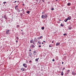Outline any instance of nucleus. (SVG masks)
<instances>
[{
	"mask_svg": "<svg viewBox=\"0 0 76 76\" xmlns=\"http://www.w3.org/2000/svg\"><path fill=\"white\" fill-rule=\"evenodd\" d=\"M6 3V2H3V4H5Z\"/></svg>",
	"mask_w": 76,
	"mask_h": 76,
	"instance_id": "obj_24",
	"label": "nucleus"
},
{
	"mask_svg": "<svg viewBox=\"0 0 76 76\" xmlns=\"http://www.w3.org/2000/svg\"><path fill=\"white\" fill-rule=\"evenodd\" d=\"M30 47L32 48H34L35 47V46L33 45H31L30 46Z\"/></svg>",
	"mask_w": 76,
	"mask_h": 76,
	"instance_id": "obj_3",
	"label": "nucleus"
},
{
	"mask_svg": "<svg viewBox=\"0 0 76 76\" xmlns=\"http://www.w3.org/2000/svg\"><path fill=\"white\" fill-rule=\"evenodd\" d=\"M70 5H71V3L70 2L68 3L67 4V6H70Z\"/></svg>",
	"mask_w": 76,
	"mask_h": 76,
	"instance_id": "obj_9",
	"label": "nucleus"
},
{
	"mask_svg": "<svg viewBox=\"0 0 76 76\" xmlns=\"http://www.w3.org/2000/svg\"><path fill=\"white\" fill-rule=\"evenodd\" d=\"M64 69H65V68H63V70H64Z\"/></svg>",
	"mask_w": 76,
	"mask_h": 76,
	"instance_id": "obj_38",
	"label": "nucleus"
},
{
	"mask_svg": "<svg viewBox=\"0 0 76 76\" xmlns=\"http://www.w3.org/2000/svg\"><path fill=\"white\" fill-rule=\"evenodd\" d=\"M19 12H20V10H19Z\"/></svg>",
	"mask_w": 76,
	"mask_h": 76,
	"instance_id": "obj_47",
	"label": "nucleus"
},
{
	"mask_svg": "<svg viewBox=\"0 0 76 76\" xmlns=\"http://www.w3.org/2000/svg\"><path fill=\"white\" fill-rule=\"evenodd\" d=\"M21 31H23V30H21Z\"/></svg>",
	"mask_w": 76,
	"mask_h": 76,
	"instance_id": "obj_46",
	"label": "nucleus"
},
{
	"mask_svg": "<svg viewBox=\"0 0 76 76\" xmlns=\"http://www.w3.org/2000/svg\"><path fill=\"white\" fill-rule=\"evenodd\" d=\"M48 16L47 14H45L44 15H42L41 18L42 19H47Z\"/></svg>",
	"mask_w": 76,
	"mask_h": 76,
	"instance_id": "obj_1",
	"label": "nucleus"
},
{
	"mask_svg": "<svg viewBox=\"0 0 76 76\" xmlns=\"http://www.w3.org/2000/svg\"><path fill=\"white\" fill-rule=\"evenodd\" d=\"M70 70H68L67 72H70Z\"/></svg>",
	"mask_w": 76,
	"mask_h": 76,
	"instance_id": "obj_29",
	"label": "nucleus"
},
{
	"mask_svg": "<svg viewBox=\"0 0 76 76\" xmlns=\"http://www.w3.org/2000/svg\"><path fill=\"white\" fill-rule=\"evenodd\" d=\"M64 63V62H62V64H63Z\"/></svg>",
	"mask_w": 76,
	"mask_h": 76,
	"instance_id": "obj_33",
	"label": "nucleus"
},
{
	"mask_svg": "<svg viewBox=\"0 0 76 76\" xmlns=\"http://www.w3.org/2000/svg\"><path fill=\"white\" fill-rule=\"evenodd\" d=\"M29 62L30 63H31V61H29Z\"/></svg>",
	"mask_w": 76,
	"mask_h": 76,
	"instance_id": "obj_41",
	"label": "nucleus"
},
{
	"mask_svg": "<svg viewBox=\"0 0 76 76\" xmlns=\"http://www.w3.org/2000/svg\"><path fill=\"white\" fill-rule=\"evenodd\" d=\"M4 18L5 19H7V16L6 15H4Z\"/></svg>",
	"mask_w": 76,
	"mask_h": 76,
	"instance_id": "obj_11",
	"label": "nucleus"
},
{
	"mask_svg": "<svg viewBox=\"0 0 76 76\" xmlns=\"http://www.w3.org/2000/svg\"><path fill=\"white\" fill-rule=\"evenodd\" d=\"M49 47H51V46H50V45L49 46Z\"/></svg>",
	"mask_w": 76,
	"mask_h": 76,
	"instance_id": "obj_40",
	"label": "nucleus"
},
{
	"mask_svg": "<svg viewBox=\"0 0 76 76\" xmlns=\"http://www.w3.org/2000/svg\"><path fill=\"white\" fill-rule=\"evenodd\" d=\"M35 39H36V38H35Z\"/></svg>",
	"mask_w": 76,
	"mask_h": 76,
	"instance_id": "obj_49",
	"label": "nucleus"
},
{
	"mask_svg": "<svg viewBox=\"0 0 76 76\" xmlns=\"http://www.w3.org/2000/svg\"><path fill=\"white\" fill-rule=\"evenodd\" d=\"M39 39H42V36L38 38Z\"/></svg>",
	"mask_w": 76,
	"mask_h": 76,
	"instance_id": "obj_18",
	"label": "nucleus"
},
{
	"mask_svg": "<svg viewBox=\"0 0 76 76\" xmlns=\"http://www.w3.org/2000/svg\"><path fill=\"white\" fill-rule=\"evenodd\" d=\"M23 6H24V5H25V4H23Z\"/></svg>",
	"mask_w": 76,
	"mask_h": 76,
	"instance_id": "obj_43",
	"label": "nucleus"
},
{
	"mask_svg": "<svg viewBox=\"0 0 76 76\" xmlns=\"http://www.w3.org/2000/svg\"><path fill=\"white\" fill-rule=\"evenodd\" d=\"M39 48H40V47H41V45H39Z\"/></svg>",
	"mask_w": 76,
	"mask_h": 76,
	"instance_id": "obj_26",
	"label": "nucleus"
},
{
	"mask_svg": "<svg viewBox=\"0 0 76 76\" xmlns=\"http://www.w3.org/2000/svg\"><path fill=\"white\" fill-rule=\"evenodd\" d=\"M17 1H15V2H14V3H16Z\"/></svg>",
	"mask_w": 76,
	"mask_h": 76,
	"instance_id": "obj_36",
	"label": "nucleus"
},
{
	"mask_svg": "<svg viewBox=\"0 0 76 76\" xmlns=\"http://www.w3.org/2000/svg\"><path fill=\"white\" fill-rule=\"evenodd\" d=\"M31 51V49H30V50H29V51Z\"/></svg>",
	"mask_w": 76,
	"mask_h": 76,
	"instance_id": "obj_42",
	"label": "nucleus"
},
{
	"mask_svg": "<svg viewBox=\"0 0 76 76\" xmlns=\"http://www.w3.org/2000/svg\"><path fill=\"white\" fill-rule=\"evenodd\" d=\"M15 9L16 10H18V6L16 5L15 7Z\"/></svg>",
	"mask_w": 76,
	"mask_h": 76,
	"instance_id": "obj_10",
	"label": "nucleus"
},
{
	"mask_svg": "<svg viewBox=\"0 0 76 76\" xmlns=\"http://www.w3.org/2000/svg\"><path fill=\"white\" fill-rule=\"evenodd\" d=\"M63 35L64 36H65V35H67V34L65 33Z\"/></svg>",
	"mask_w": 76,
	"mask_h": 76,
	"instance_id": "obj_23",
	"label": "nucleus"
},
{
	"mask_svg": "<svg viewBox=\"0 0 76 76\" xmlns=\"http://www.w3.org/2000/svg\"><path fill=\"white\" fill-rule=\"evenodd\" d=\"M33 54H34V55H36V54H37V52H36L35 51H34Z\"/></svg>",
	"mask_w": 76,
	"mask_h": 76,
	"instance_id": "obj_8",
	"label": "nucleus"
},
{
	"mask_svg": "<svg viewBox=\"0 0 76 76\" xmlns=\"http://www.w3.org/2000/svg\"><path fill=\"white\" fill-rule=\"evenodd\" d=\"M26 13H28V14H29V11H27L26 12Z\"/></svg>",
	"mask_w": 76,
	"mask_h": 76,
	"instance_id": "obj_21",
	"label": "nucleus"
},
{
	"mask_svg": "<svg viewBox=\"0 0 76 76\" xmlns=\"http://www.w3.org/2000/svg\"><path fill=\"white\" fill-rule=\"evenodd\" d=\"M60 43L59 42H57L56 44V46H58V45H60Z\"/></svg>",
	"mask_w": 76,
	"mask_h": 76,
	"instance_id": "obj_7",
	"label": "nucleus"
},
{
	"mask_svg": "<svg viewBox=\"0 0 76 76\" xmlns=\"http://www.w3.org/2000/svg\"><path fill=\"white\" fill-rule=\"evenodd\" d=\"M26 69H24V70L23 71H26Z\"/></svg>",
	"mask_w": 76,
	"mask_h": 76,
	"instance_id": "obj_34",
	"label": "nucleus"
},
{
	"mask_svg": "<svg viewBox=\"0 0 76 76\" xmlns=\"http://www.w3.org/2000/svg\"><path fill=\"white\" fill-rule=\"evenodd\" d=\"M26 64H23V66L24 67H25V68H27V65L26 66Z\"/></svg>",
	"mask_w": 76,
	"mask_h": 76,
	"instance_id": "obj_4",
	"label": "nucleus"
},
{
	"mask_svg": "<svg viewBox=\"0 0 76 76\" xmlns=\"http://www.w3.org/2000/svg\"><path fill=\"white\" fill-rule=\"evenodd\" d=\"M30 43H33V44L35 45V43H34V41H33V40L30 41Z\"/></svg>",
	"mask_w": 76,
	"mask_h": 76,
	"instance_id": "obj_5",
	"label": "nucleus"
},
{
	"mask_svg": "<svg viewBox=\"0 0 76 76\" xmlns=\"http://www.w3.org/2000/svg\"><path fill=\"white\" fill-rule=\"evenodd\" d=\"M16 39H17L18 40V39H19V38H18V37H16Z\"/></svg>",
	"mask_w": 76,
	"mask_h": 76,
	"instance_id": "obj_25",
	"label": "nucleus"
},
{
	"mask_svg": "<svg viewBox=\"0 0 76 76\" xmlns=\"http://www.w3.org/2000/svg\"><path fill=\"white\" fill-rule=\"evenodd\" d=\"M17 27H19V25H18L17 26Z\"/></svg>",
	"mask_w": 76,
	"mask_h": 76,
	"instance_id": "obj_35",
	"label": "nucleus"
},
{
	"mask_svg": "<svg viewBox=\"0 0 76 76\" xmlns=\"http://www.w3.org/2000/svg\"><path fill=\"white\" fill-rule=\"evenodd\" d=\"M9 31H10V30H7L6 31V34H8L9 32Z\"/></svg>",
	"mask_w": 76,
	"mask_h": 76,
	"instance_id": "obj_13",
	"label": "nucleus"
},
{
	"mask_svg": "<svg viewBox=\"0 0 76 76\" xmlns=\"http://www.w3.org/2000/svg\"><path fill=\"white\" fill-rule=\"evenodd\" d=\"M51 10H54V8H52Z\"/></svg>",
	"mask_w": 76,
	"mask_h": 76,
	"instance_id": "obj_28",
	"label": "nucleus"
},
{
	"mask_svg": "<svg viewBox=\"0 0 76 76\" xmlns=\"http://www.w3.org/2000/svg\"><path fill=\"white\" fill-rule=\"evenodd\" d=\"M22 11L23 12H24V9H23V10H22Z\"/></svg>",
	"mask_w": 76,
	"mask_h": 76,
	"instance_id": "obj_31",
	"label": "nucleus"
},
{
	"mask_svg": "<svg viewBox=\"0 0 76 76\" xmlns=\"http://www.w3.org/2000/svg\"><path fill=\"white\" fill-rule=\"evenodd\" d=\"M71 18H72V17H71V16H69L67 18V19H68V20H70V19H71Z\"/></svg>",
	"mask_w": 76,
	"mask_h": 76,
	"instance_id": "obj_6",
	"label": "nucleus"
},
{
	"mask_svg": "<svg viewBox=\"0 0 76 76\" xmlns=\"http://www.w3.org/2000/svg\"><path fill=\"white\" fill-rule=\"evenodd\" d=\"M42 44H44V43L42 42Z\"/></svg>",
	"mask_w": 76,
	"mask_h": 76,
	"instance_id": "obj_44",
	"label": "nucleus"
},
{
	"mask_svg": "<svg viewBox=\"0 0 76 76\" xmlns=\"http://www.w3.org/2000/svg\"><path fill=\"white\" fill-rule=\"evenodd\" d=\"M61 26H62V27H63L64 26V25H63L62 23H61Z\"/></svg>",
	"mask_w": 76,
	"mask_h": 76,
	"instance_id": "obj_19",
	"label": "nucleus"
},
{
	"mask_svg": "<svg viewBox=\"0 0 76 76\" xmlns=\"http://www.w3.org/2000/svg\"><path fill=\"white\" fill-rule=\"evenodd\" d=\"M61 75H62V76H63V75H64L63 74V72H61Z\"/></svg>",
	"mask_w": 76,
	"mask_h": 76,
	"instance_id": "obj_20",
	"label": "nucleus"
},
{
	"mask_svg": "<svg viewBox=\"0 0 76 76\" xmlns=\"http://www.w3.org/2000/svg\"><path fill=\"white\" fill-rule=\"evenodd\" d=\"M38 60H39V58H36L35 59L36 61H38Z\"/></svg>",
	"mask_w": 76,
	"mask_h": 76,
	"instance_id": "obj_16",
	"label": "nucleus"
},
{
	"mask_svg": "<svg viewBox=\"0 0 76 76\" xmlns=\"http://www.w3.org/2000/svg\"><path fill=\"white\" fill-rule=\"evenodd\" d=\"M52 61H55V60H54V59H53L52 60Z\"/></svg>",
	"mask_w": 76,
	"mask_h": 76,
	"instance_id": "obj_27",
	"label": "nucleus"
},
{
	"mask_svg": "<svg viewBox=\"0 0 76 76\" xmlns=\"http://www.w3.org/2000/svg\"><path fill=\"white\" fill-rule=\"evenodd\" d=\"M16 42H18V40H16Z\"/></svg>",
	"mask_w": 76,
	"mask_h": 76,
	"instance_id": "obj_37",
	"label": "nucleus"
},
{
	"mask_svg": "<svg viewBox=\"0 0 76 76\" xmlns=\"http://www.w3.org/2000/svg\"><path fill=\"white\" fill-rule=\"evenodd\" d=\"M37 43H38V44H41V42L39 41H38L37 42Z\"/></svg>",
	"mask_w": 76,
	"mask_h": 76,
	"instance_id": "obj_14",
	"label": "nucleus"
},
{
	"mask_svg": "<svg viewBox=\"0 0 76 76\" xmlns=\"http://www.w3.org/2000/svg\"><path fill=\"white\" fill-rule=\"evenodd\" d=\"M69 29L70 30L72 29V27H68Z\"/></svg>",
	"mask_w": 76,
	"mask_h": 76,
	"instance_id": "obj_17",
	"label": "nucleus"
},
{
	"mask_svg": "<svg viewBox=\"0 0 76 76\" xmlns=\"http://www.w3.org/2000/svg\"><path fill=\"white\" fill-rule=\"evenodd\" d=\"M18 2H19V1H18Z\"/></svg>",
	"mask_w": 76,
	"mask_h": 76,
	"instance_id": "obj_48",
	"label": "nucleus"
},
{
	"mask_svg": "<svg viewBox=\"0 0 76 76\" xmlns=\"http://www.w3.org/2000/svg\"><path fill=\"white\" fill-rule=\"evenodd\" d=\"M42 14H44V12H42Z\"/></svg>",
	"mask_w": 76,
	"mask_h": 76,
	"instance_id": "obj_30",
	"label": "nucleus"
},
{
	"mask_svg": "<svg viewBox=\"0 0 76 76\" xmlns=\"http://www.w3.org/2000/svg\"><path fill=\"white\" fill-rule=\"evenodd\" d=\"M42 30H44V27H42Z\"/></svg>",
	"mask_w": 76,
	"mask_h": 76,
	"instance_id": "obj_22",
	"label": "nucleus"
},
{
	"mask_svg": "<svg viewBox=\"0 0 76 76\" xmlns=\"http://www.w3.org/2000/svg\"><path fill=\"white\" fill-rule=\"evenodd\" d=\"M43 42H45V43H46V42H45V41H43Z\"/></svg>",
	"mask_w": 76,
	"mask_h": 76,
	"instance_id": "obj_32",
	"label": "nucleus"
},
{
	"mask_svg": "<svg viewBox=\"0 0 76 76\" xmlns=\"http://www.w3.org/2000/svg\"><path fill=\"white\" fill-rule=\"evenodd\" d=\"M59 20L60 21H61V20Z\"/></svg>",
	"mask_w": 76,
	"mask_h": 76,
	"instance_id": "obj_45",
	"label": "nucleus"
},
{
	"mask_svg": "<svg viewBox=\"0 0 76 76\" xmlns=\"http://www.w3.org/2000/svg\"><path fill=\"white\" fill-rule=\"evenodd\" d=\"M68 20L67 19H66L64 20V22H66Z\"/></svg>",
	"mask_w": 76,
	"mask_h": 76,
	"instance_id": "obj_15",
	"label": "nucleus"
},
{
	"mask_svg": "<svg viewBox=\"0 0 76 76\" xmlns=\"http://www.w3.org/2000/svg\"><path fill=\"white\" fill-rule=\"evenodd\" d=\"M24 69H25V68H22L20 70V71H22H22L23 72V71H24Z\"/></svg>",
	"mask_w": 76,
	"mask_h": 76,
	"instance_id": "obj_12",
	"label": "nucleus"
},
{
	"mask_svg": "<svg viewBox=\"0 0 76 76\" xmlns=\"http://www.w3.org/2000/svg\"><path fill=\"white\" fill-rule=\"evenodd\" d=\"M52 43H54V41H53L52 42Z\"/></svg>",
	"mask_w": 76,
	"mask_h": 76,
	"instance_id": "obj_39",
	"label": "nucleus"
},
{
	"mask_svg": "<svg viewBox=\"0 0 76 76\" xmlns=\"http://www.w3.org/2000/svg\"><path fill=\"white\" fill-rule=\"evenodd\" d=\"M72 75L75 76V75H76V73L75 71H72Z\"/></svg>",
	"mask_w": 76,
	"mask_h": 76,
	"instance_id": "obj_2",
	"label": "nucleus"
}]
</instances>
